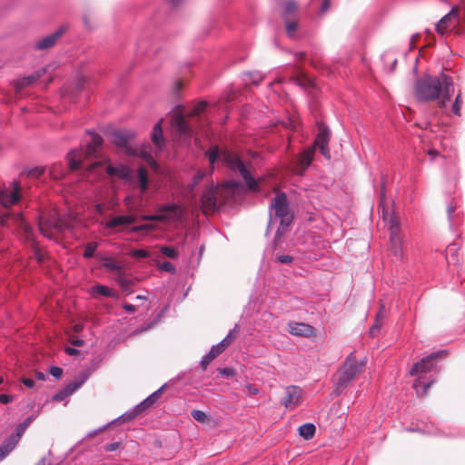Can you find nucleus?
<instances>
[{
  "mask_svg": "<svg viewBox=\"0 0 465 465\" xmlns=\"http://www.w3.org/2000/svg\"><path fill=\"white\" fill-rule=\"evenodd\" d=\"M385 316H386L385 306H384V304H381L380 310L376 314L375 322L370 329V333L371 336H374L376 334V332L379 331Z\"/></svg>",
  "mask_w": 465,
  "mask_h": 465,
  "instance_id": "nucleus-27",
  "label": "nucleus"
},
{
  "mask_svg": "<svg viewBox=\"0 0 465 465\" xmlns=\"http://www.w3.org/2000/svg\"><path fill=\"white\" fill-rule=\"evenodd\" d=\"M123 308L128 312H134L135 311V307L130 303H124Z\"/></svg>",
  "mask_w": 465,
  "mask_h": 465,
  "instance_id": "nucleus-59",
  "label": "nucleus"
},
{
  "mask_svg": "<svg viewBox=\"0 0 465 465\" xmlns=\"http://www.w3.org/2000/svg\"><path fill=\"white\" fill-rule=\"evenodd\" d=\"M22 382L24 383L25 386L30 389L35 386V381L33 379L24 378L22 380Z\"/></svg>",
  "mask_w": 465,
  "mask_h": 465,
  "instance_id": "nucleus-57",
  "label": "nucleus"
},
{
  "mask_svg": "<svg viewBox=\"0 0 465 465\" xmlns=\"http://www.w3.org/2000/svg\"><path fill=\"white\" fill-rule=\"evenodd\" d=\"M191 415H192V417H193L195 420H197V421H199V422H202V423H203V422H205V421H207V420H208V417H207V415L205 414V412H204V411H200V410H193V411L191 412Z\"/></svg>",
  "mask_w": 465,
  "mask_h": 465,
  "instance_id": "nucleus-42",
  "label": "nucleus"
},
{
  "mask_svg": "<svg viewBox=\"0 0 465 465\" xmlns=\"http://www.w3.org/2000/svg\"><path fill=\"white\" fill-rule=\"evenodd\" d=\"M50 374L54 378L58 379L63 374V370L60 367L53 366L50 368Z\"/></svg>",
  "mask_w": 465,
  "mask_h": 465,
  "instance_id": "nucleus-51",
  "label": "nucleus"
},
{
  "mask_svg": "<svg viewBox=\"0 0 465 465\" xmlns=\"http://www.w3.org/2000/svg\"><path fill=\"white\" fill-rule=\"evenodd\" d=\"M151 229H153V225H151V224H140V225L134 226L131 229V232H140L142 231H147V230H151Z\"/></svg>",
  "mask_w": 465,
  "mask_h": 465,
  "instance_id": "nucleus-49",
  "label": "nucleus"
},
{
  "mask_svg": "<svg viewBox=\"0 0 465 465\" xmlns=\"http://www.w3.org/2000/svg\"><path fill=\"white\" fill-rule=\"evenodd\" d=\"M218 371H219V373L223 376L232 377V376L235 375L234 370L230 367L222 368V369H219Z\"/></svg>",
  "mask_w": 465,
  "mask_h": 465,
  "instance_id": "nucleus-50",
  "label": "nucleus"
},
{
  "mask_svg": "<svg viewBox=\"0 0 465 465\" xmlns=\"http://www.w3.org/2000/svg\"><path fill=\"white\" fill-rule=\"evenodd\" d=\"M263 79V75L260 72H249L244 74V82L246 84H258Z\"/></svg>",
  "mask_w": 465,
  "mask_h": 465,
  "instance_id": "nucleus-35",
  "label": "nucleus"
},
{
  "mask_svg": "<svg viewBox=\"0 0 465 465\" xmlns=\"http://www.w3.org/2000/svg\"><path fill=\"white\" fill-rule=\"evenodd\" d=\"M65 351L68 355H75L78 352V351L76 349L70 348V347L66 348Z\"/></svg>",
  "mask_w": 465,
  "mask_h": 465,
  "instance_id": "nucleus-60",
  "label": "nucleus"
},
{
  "mask_svg": "<svg viewBox=\"0 0 465 465\" xmlns=\"http://www.w3.org/2000/svg\"><path fill=\"white\" fill-rule=\"evenodd\" d=\"M48 172L47 167H35L28 171V175L31 177L38 178Z\"/></svg>",
  "mask_w": 465,
  "mask_h": 465,
  "instance_id": "nucleus-43",
  "label": "nucleus"
},
{
  "mask_svg": "<svg viewBox=\"0 0 465 465\" xmlns=\"http://www.w3.org/2000/svg\"><path fill=\"white\" fill-rule=\"evenodd\" d=\"M142 411H143L141 407H139V404L136 405L134 409L126 411L123 415H121L119 418L115 420V421H121L125 422L127 420H130L134 418H135L137 415H139Z\"/></svg>",
  "mask_w": 465,
  "mask_h": 465,
  "instance_id": "nucleus-34",
  "label": "nucleus"
},
{
  "mask_svg": "<svg viewBox=\"0 0 465 465\" xmlns=\"http://www.w3.org/2000/svg\"><path fill=\"white\" fill-rule=\"evenodd\" d=\"M459 11L452 8L447 15H445L436 25V31L443 35L449 31L452 30L456 25Z\"/></svg>",
  "mask_w": 465,
  "mask_h": 465,
  "instance_id": "nucleus-14",
  "label": "nucleus"
},
{
  "mask_svg": "<svg viewBox=\"0 0 465 465\" xmlns=\"http://www.w3.org/2000/svg\"><path fill=\"white\" fill-rule=\"evenodd\" d=\"M97 245L98 244L96 242H88L84 247V257L86 259L92 258L94 254Z\"/></svg>",
  "mask_w": 465,
  "mask_h": 465,
  "instance_id": "nucleus-40",
  "label": "nucleus"
},
{
  "mask_svg": "<svg viewBox=\"0 0 465 465\" xmlns=\"http://www.w3.org/2000/svg\"><path fill=\"white\" fill-rule=\"evenodd\" d=\"M215 358L216 356H212L211 351H209V353L204 355L201 360L200 364L202 369L205 371L209 363Z\"/></svg>",
  "mask_w": 465,
  "mask_h": 465,
  "instance_id": "nucleus-45",
  "label": "nucleus"
},
{
  "mask_svg": "<svg viewBox=\"0 0 465 465\" xmlns=\"http://www.w3.org/2000/svg\"><path fill=\"white\" fill-rule=\"evenodd\" d=\"M94 210L98 214H103L104 211V206L103 203H96L94 205Z\"/></svg>",
  "mask_w": 465,
  "mask_h": 465,
  "instance_id": "nucleus-58",
  "label": "nucleus"
},
{
  "mask_svg": "<svg viewBox=\"0 0 465 465\" xmlns=\"http://www.w3.org/2000/svg\"><path fill=\"white\" fill-rule=\"evenodd\" d=\"M20 185L14 181L10 187L0 190V203L5 208L16 204L21 199Z\"/></svg>",
  "mask_w": 465,
  "mask_h": 465,
  "instance_id": "nucleus-13",
  "label": "nucleus"
},
{
  "mask_svg": "<svg viewBox=\"0 0 465 465\" xmlns=\"http://www.w3.org/2000/svg\"><path fill=\"white\" fill-rule=\"evenodd\" d=\"M116 282L124 291H129L131 289L132 281L124 276V272L116 276Z\"/></svg>",
  "mask_w": 465,
  "mask_h": 465,
  "instance_id": "nucleus-38",
  "label": "nucleus"
},
{
  "mask_svg": "<svg viewBox=\"0 0 465 465\" xmlns=\"http://www.w3.org/2000/svg\"><path fill=\"white\" fill-rule=\"evenodd\" d=\"M36 465H49L48 461L46 460V459L43 458L41 459L38 463Z\"/></svg>",
  "mask_w": 465,
  "mask_h": 465,
  "instance_id": "nucleus-63",
  "label": "nucleus"
},
{
  "mask_svg": "<svg viewBox=\"0 0 465 465\" xmlns=\"http://www.w3.org/2000/svg\"><path fill=\"white\" fill-rule=\"evenodd\" d=\"M136 183L141 189V193H144L148 186V174L145 168L139 167L136 173Z\"/></svg>",
  "mask_w": 465,
  "mask_h": 465,
  "instance_id": "nucleus-29",
  "label": "nucleus"
},
{
  "mask_svg": "<svg viewBox=\"0 0 465 465\" xmlns=\"http://www.w3.org/2000/svg\"><path fill=\"white\" fill-rule=\"evenodd\" d=\"M134 255L136 257L146 258L149 256V253L145 250L138 249L134 252Z\"/></svg>",
  "mask_w": 465,
  "mask_h": 465,
  "instance_id": "nucleus-54",
  "label": "nucleus"
},
{
  "mask_svg": "<svg viewBox=\"0 0 465 465\" xmlns=\"http://www.w3.org/2000/svg\"><path fill=\"white\" fill-rule=\"evenodd\" d=\"M182 211L177 203H166L159 206L158 213L144 215V221L174 222L181 217Z\"/></svg>",
  "mask_w": 465,
  "mask_h": 465,
  "instance_id": "nucleus-11",
  "label": "nucleus"
},
{
  "mask_svg": "<svg viewBox=\"0 0 465 465\" xmlns=\"http://www.w3.org/2000/svg\"><path fill=\"white\" fill-rule=\"evenodd\" d=\"M390 242L393 254L398 258L403 257V237L400 229V223L395 217L389 222Z\"/></svg>",
  "mask_w": 465,
  "mask_h": 465,
  "instance_id": "nucleus-12",
  "label": "nucleus"
},
{
  "mask_svg": "<svg viewBox=\"0 0 465 465\" xmlns=\"http://www.w3.org/2000/svg\"><path fill=\"white\" fill-rule=\"evenodd\" d=\"M120 446V442H112L104 446L106 451L112 452L117 450Z\"/></svg>",
  "mask_w": 465,
  "mask_h": 465,
  "instance_id": "nucleus-53",
  "label": "nucleus"
},
{
  "mask_svg": "<svg viewBox=\"0 0 465 465\" xmlns=\"http://www.w3.org/2000/svg\"><path fill=\"white\" fill-rule=\"evenodd\" d=\"M288 331L292 335L302 337H310L314 333L313 327L302 322L290 323L288 326Z\"/></svg>",
  "mask_w": 465,
  "mask_h": 465,
  "instance_id": "nucleus-21",
  "label": "nucleus"
},
{
  "mask_svg": "<svg viewBox=\"0 0 465 465\" xmlns=\"http://www.w3.org/2000/svg\"><path fill=\"white\" fill-rule=\"evenodd\" d=\"M20 440L17 435L11 434L5 441L0 445V460H4L16 446Z\"/></svg>",
  "mask_w": 465,
  "mask_h": 465,
  "instance_id": "nucleus-25",
  "label": "nucleus"
},
{
  "mask_svg": "<svg viewBox=\"0 0 465 465\" xmlns=\"http://www.w3.org/2000/svg\"><path fill=\"white\" fill-rule=\"evenodd\" d=\"M285 20V29L288 36L291 38H295L297 35V28L298 23L295 18L286 17Z\"/></svg>",
  "mask_w": 465,
  "mask_h": 465,
  "instance_id": "nucleus-32",
  "label": "nucleus"
},
{
  "mask_svg": "<svg viewBox=\"0 0 465 465\" xmlns=\"http://www.w3.org/2000/svg\"><path fill=\"white\" fill-rule=\"evenodd\" d=\"M65 29V26H61L53 34L37 41V43L35 44V47L39 50H44L52 47L56 43V41L61 37Z\"/></svg>",
  "mask_w": 465,
  "mask_h": 465,
  "instance_id": "nucleus-20",
  "label": "nucleus"
},
{
  "mask_svg": "<svg viewBox=\"0 0 465 465\" xmlns=\"http://www.w3.org/2000/svg\"><path fill=\"white\" fill-rule=\"evenodd\" d=\"M134 135L130 130H115L110 134L111 142L121 148H127Z\"/></svg>",
  "mask_w": 465,
  "mask_h": 465,
  "instance_id": "nucleus-16",
  "label": "nucleus"
},
{
  "mask_svg": "<svg viewBox=\"0 0 465 465\" xmlns=\"http://www.w3.org/2000/svg\"><path fill=\"white\" fill-rule=\"evenodd\" d=\"M103 266L107 271L116 272L117 275L123 272L122 264L112 258H104Z\"/></svg>",
  "mask_w": 465,
  "mask_h": 465,
  "instance_id": "nucleus-31",
  "label": "nucleus"
},
{
  "mask_svg": "<svg viewBox=\"0 0 465 465\" xmlns=\"http://www.w3.org/2000/svg\"><path fill=\"white\" fill-rule=\"evenodd\" d=\"M302 390L297 386H289L286 388V397L282 403L286 408H294L301 400Z\"/></svg>",
  "mask_w": 465,
  "mask_h": 465,
  "instance_id": "nucleus-19",
  "label": "nucleus"
},
{
  "mask_svg": "<svg viewBox=\"0 0 465 465\" xmlns=\"http://www.w3.org/2000/svg\"><path fill=\"white\" fill-rule=\"evenodd\" d=\"M273 219H279L280 226L276 232V238H280L292 223L293 213L290 209L286 194L284 193H276L275 197L272 199L270 205V220L269 227L271 226Z\"/></svg>",
  "mask_w": 465,
  "mask_h": 465,
  "instance_id": "nucleus-7",
  "label": "nucleus"
},
{
  "mask_svg": "<svg viewBox=\"0 0 465 465\" xmlns=\"http://www.w3.org/2000/svg\"><path fill=\"white\" fill-rule=\"evenodd\" d=\"M205 155L211 165L222 163L232 172H238L250 190L253 192L259 191L257 180L251 174L238 154L220 148L218 145H213L205 152Z\"/></svg>",
  "mask_w": 465,
  "mask_h": 465,
  "instance_id": "nucleus-2",
  "label": "nucleus"
},
{
  "mask_svg": "<svg viewBox=\"0 0 465 465\" xmlns=\"http://www.w3.org/2000/svg\"><path fill=\"white\" fill-rule=\"evenodd\" d=\"M162 123L163 120H160L157 124H155L151 135L153 143L160 150L165 146V140L163 138L162 130Z\"/></svg>",
  "mask_w": 465,
  "mask_h": 465,
  "instance_id": "nucleus-26",
  "label": "nucleus"
},
{
  "mask_svg": "<svg viewBox=\"0 0 465 465\" xmlns=\"http://www.w3.org/2000/svg\"><path fill=\"white\" fill-rule=\"evenodd\" d=\"M236 328L237 326H235L221 342L211 348L210 351L212 356L217 357L232 342L235 338Z\"/></svg>",
  "mask_w": 465,
  "mask_h": 465,
  "instance_id": "nucleus-22",
  "label": "nucleus"
},
{
  "mask_svg": "<svg viewBox=\"0 0 465 465\" xmlns=\"http://www.w3.org/2000/svg\"><path fill=\"white\" fill-rule=\"evenodd\" d=\"M38 226L42 234L50 239L53 238V230L58 232L64 230V225L59 221H45L42 217L39 219Z\"/></svg>",
  "mask_w": 465,
  "mask_h": 465,
  "instance_id": "nucleus-17",
  "label": "nucleus"
},
{
  "mask_svg": "<svg viewBox=\"0 0 465 465\" xmlns=\"http://www.w3.org/2000/svg\"><path fill=\"white\" fill-rule=\"evenodd\" d=\"M206 106L205 102L196 104L190 112L182 106H177L172 116V127L175 134V140L181 144H188L193 137V129L187 123L185 116H196L202 114Z\"/></svg>",
  "mask_w": 465,
  "mask_h": 465,
  "instance_id": "nucleus-4",
  "label": "nucleus"
},
{
  "mask_svg": "<svg viewBox=\"0 0 465 465\" xmlns=\"http://www.w3.org/2000/svg\"><path fill=\"white\" fill-rule=\"evenodd\" d=\"M37 79H38V75H29V76L25 77V78L22 79L21 85L22 86H26V85L32 84Z\"/></svg>",
  "mask_w": 465,
  "mask_h": 465,
  "instance_id": "nucleus-48",
  "label": "nucleus"
},
{
  "mask_svg": "<svg viewBox=\"0 0 465 465\" xmlns=\"http://www.w3.org/2000/svg\"><path fill=\"white\" fill-rule=\"evenodd\" d=\"M330 8V1L329 0H323L322 4L320 8V12L322 14H324L326 11H328Z\"/></svg>",
  "mask_w": 465,
  "mask_h": 465,
  "instance_id": "nucleus-56",
  "label": "nucleus"
},
{
  "mask_svg": "<svg viewBox=\"0 0 465 465\" xmlns=\"http://www.w3.org/2000/svg\"><path fill=\"white\" fill-rule=\"evenodd\" d=\"M173 5H178L182 2V0H169Z\"/></svg>",
  "mask_w": 465,
  "mask_h": 465,
  "instance_id": "nucleus-64",
  "label": "nucleus"
},
{
  "mask_svg": "<svg viewBox=\"0 0 465 465\" xmlns=\"http://www.w3.org/2000/svg\"><path fill=\"white\" fill-rule=\"evenodd\" d=\"M277 261L281 263H290L292 262V257L287 254L277 256Z\"/></svg>",
  "mask_w": 465,
  "mask_h": 465,
  "instance_id": "nucleus-52",
  "label": "nucleus"
},
{
  "mask_svg": "<svg viewBox=\"0 0 465 465\" xmlns=\"http://www.w3.org/2000/svg\"><path fill=\"white\" fill-rule=\"evenodd\" d=\"M447 211H448L449 218H450V219H451V215H452V213H454V211H455V207H454V206H452V205H450V206L448 207V210H447Z\"/></svg>",
  "mask_w": 465,
  "mask_h": 465,
  "instance_id": "nucleus-62",
  "label": "nucleus"
},
{
  "mask_svg": "<svg viewBox=\"0 0 465 465\" xmlns=\"http://www.w3.org/2000/svg\"><path fill=\"white\" fill-rule=\"evenodd\" d=\"M87 378L88 375L86 373H82L80 380L73 381L68 383L63 390L54 395L53 400L55 401H62L65 400L77 391L85 382Z\"/></svg>",
  "mask_w": 465,
  "mask_h": 465,
  "instance_id": "nucleus-15",
  "label": "nucleus"
},
{
  "mask_svg": "<svg viewBox=\"0 0 465 465\" xmlns=\"http://www.w3.org/2000/svg\"><path fill=\"white\" fill-rule=\"evenodd\" d=\"M65 173V168L59 163L48 167V173L54 180L61 179L62 177L64 176Z\"/></svg>",
  "mask_w": 465,
  "mask_h": 465,
  "instance_id": "nucleus-33",
  "label": "nucleus"
},
{
  "mask_svg": "<svg viewBox=\"0 0 465 465\" xmlns=\"http://www.w3.org/2000/svg\"><path fill=\"white\" fill-rule=\"evenodd\" d=\"M32 421V418H27L24 422L18 424V426L15 429V435H17V438L21 439L22 435L25 431L26 428L29 426V424Z\"/></svg>",
  "mask_w": 465,
  "mask_h": 465,
  "instance_id": "nucleus-41",
  "label": "nucleus"
},
{
  "mask_svg": "<svg viewBox=\"0 0 465 465\" xmlns=\"http://www.w3.org/2000/svg\"><path fill=\"white\" fill-rule=\"evenodd\" d=\"M88 133L91 134V142L87 144L85 150H72L67 155L69 167L73 171L79 169H86L87 171H91L100 165V163L97 161L92 163L89 165H86L84 162V156L85 158L94 157L98 149L103 144V138L101 135L92 132Z\"/></svg>",
  "mask_w": 465,
  "mask_h": 465,
  "instance_id": "nucleus-6",
  "label": "nucleus"
},
{
  "mask_svg": "<svg viewBox=\"0 0 465 465\" xmlns=\"http://www.w3.org/2000/svg\"><path fill=\"white\" fill-rule=\"evenodd\" d=\"M442 354L443 351L433 352L415 363L411 368V375L417 376L413 388L418 394L425 395L431 384L435 381L434 373H432L435 369L434 361Z\"/></svg>",
  "mask_w": 465,
  "mask_h": 465,
  "instance_id": "nucleus-3",
  "label": "nucleus"
},
{
  "mask_svg": "<svg viewBox=\"0 0 465 465\" xmlns=\"http://www.w3.org/2000/svg\"><path fill=\"white\" fill-rule=\"evenodd\" d=\"M414 92L422 102L439 99V107L444 109L454 93L453 80L443 73L438 76L427 74L416 80Z\"/></svg>",
  "mask_w": 465,
  "mask_h": 465,
  "instance_id": "nucleus-1",
  "label": "nucleus"
},
{
  "mask_svg": "<svg viewBox=\"0 0 465 465\" xmlns=\"http://www.w3.org/2000/svg\"><path fill=\"white\" fill-rule=\"evenodd\" d=\"M13 401V397L7 394H1L0 395V402L2 404H7Z\"/></svg>",
  "mask_w": 465,
  "mask_h": 465,
  "instance_id": "nucleus-55",
  "label": "nucleus"
},
{
  "mask_svg": "<svg viewBox=\"0 0 465 465\" xmlns=\"http://www.w3.org/2000/svg\"><path fill=\"white\" fill-rule=\"evenodd\" d=\"M461 104H462L461 94L459 93L455 98L453 104H452V112L454 114H456L458 116L460 115Z\"/></svg>",
  "mask_w": 465,
  "mask_h": 465,
  "instance_id": "nucleus-44",
  "label": "nucleus"
},
{
  "mask_svg": "<svg viewBox=\"0 0 465 465\" xmlns=\"http://www.w3.org/2000/svg\"><path fill=\"white\" fill-rule=\"evenodd\" d=\"M1 223L7 227H14L19 236L27 243L35 248V233L31 226L25 222L22 214L6 213L1 217ZM35 255L38 262L44 260L43 254L37 250H35Z\"/></svg>",
  "mask_w": 465,
  "mask_h": 465,
  "instance_id": "nucleus-9",
  "label": "nucleus"
},
{
  "mask_svg": "<svg viewBox=\"0 0 465 465\" xmlns=\"http://www.w3.org/2000/svg\"><path fill=\"white\" fill-rule=\"evenodd\" d=\"M298 430L304 440H311L315 434L316 428L312 423H305L300 426Z\"/></svg>",
  "mask_w": 465,
  "mask_h": 465,
  "instance_id": "nucleus-30",
  "label": "nucleus"
},
{
  "mask_svg": "<svg viewBox=\"0 0 465 465\" xmlns=\"http://www.w3.org/2000/svg\"><path fill=\"white\" fill-rule=\"evenodd\" d=\"M35 376H36V378L39 381H45V374L41 372V371L36 372Z\"/></svg>",
  "mask_w": 465,
  "mask_h": 465,
  "instance_id": "nucleus-61",
  "label": "nucleus"
},
{
  "mask_svg": "<svg viewBox=\"0 0 465 465\" xmlns=\"http://www.w3.org/2000/svg\"><path fill=\"white\" fill-rule=\"evenodd\" d=\"M165 387H166V385H163L160 389H158L153 393H152L150 396H148L144 401H143L141 403H139V407H141V409L143 411H144L145 409L153 405L155 403V401H157V399L163 393V391L164 390Z\"/></svg>",
  "mask_w": 465,
  "mask_h": 465,
  "instance_id": "nucleus-28",
  "label": "nucleus"
},
{
  "mask_svg": "<svg viewBox=\"0 0 465 465\" xmlns=\"http://www.w3.org/2000/svg\"><path fill=\"white\" fill-rule=\"evenodd\" d=\"M160 268L162 271L168 272H174L175 267L174 265L170 262H164L160 265Z\"/></svg>",
  "mask_w": 465,
  "mask_h": 465,
  "instance_id": "nucleus-47",
  "label": "nucleus"
},
{
  "mask_svg": "<svg viewBox=\"0 0 465 465\" xmlns=\"http://www.w3.org/2000/svg\"><path fill=\"white\" fill-rule=\"evenodd\" d=\"M244 389L246 390V393L249 396H253L259 393V389L255 385L251 383H247L244 386Z\"/></svg>",
  "mask_w": 465,
  "mask_h": 465,
  "instance_id": "nucleus-46",
  "label": "nucleus"
},
{
  "mask_svg": "<svg viewBox=\"0 0 465 465\" xmlns=\"http://www.w3.org/2000/svg\"><path fill=\"white\" fill-rule=\"evenodd\" d=\"M362 365L359 364L356 357L350 354L343 365L334 376V392L340 395L347 388L349 383L361 371Z\"/></svg>",
  "mask_w": 465,
  "mask_h": 465,
  "instance_id": "nucleus-10",
  "label": "nucleus"
},
{
  "mask_svg": "<svg viewBox=\"0 0 465 465\" xmlns=\"http://www.w3.org/2000/svg\"><path fill=\"white\" fill-rule=\"evenodd\" d=\"M458 247L455 243L449 244L446 249V260L449 264L455 263L458 262L457 253Z\"/></svg>",
  "mask_w": 465,
  "mask_h": 465,
  "instance_id": "nucleus-36",
  "label": "nucleus"
},
{
  "mask_svg": "<svg viewBox=\"0 0 465 465\" xmlns=\"http://www.w3.org/2000/svg\"><path fill=\"white\" fill-rule=\"evenodd\" d=\"M106 172L110 176L124 179L127 182L132 181L134 178L131 169L122 163L117 165H108L106 167Z\"/></svg>",
  "mask_w": 465,
  "mask_h": 465,
  "instance_id": "nucleus-18",
  "label": "nucleus"
},
{
  "mask_svg": "<svg viewBox=\"0 0 465 465\" xmlns=\"http://www.w3.org/2000/svg\"><path fill=\"white\" fill-rule=\"evenodd\" d=\"M330 131L323 124H319V132L314 140L313 145L303 151L296 161L295 173L302 175L311 164L315 148H319L321 153L327 159L331 158L329 141H330Z\"/></svg>",
  "mask_w": 465,
  "mask_h": 465,
  "instance_id": "nucleus-5",
  "label": "nucleus"
},
{
  "mask_svg": "<svg viewBox=\"0 0 465 465\" xmlns=\"http://www.w3.org/2000/svg\"><path fill=\"white\" fill-rule=\"evenodd\" d=\"M89 293L93 298H96L97 296L110 297L115 299L118 298V294L114 290L102 284H96L91 287Z\"/></svg>",
  "mask_w": 465,
  "mask_h": 465,
  "instance_id": "nucleus-24",
  "label": "nucleus"
},
{
  "mask_svg": "<svg viewBox=\"0 0 465 465\" xmlns=\"http://www.w3.org/2000/svg\"><path fill=\"white\" fill-rule=\"evenodd\" d=\"M297 10V4L293 0H288L283 5V17H291Z\"/></svg>",
  "mask_w": 465,
  "mask_h": 465,
  "instance_id": "nucleus-37",
  "label": "nucleus"
},
{
  "mask_svg": "<svg viewBox=\"0 0 465 465\" xmlns=\"http://www.w3.org/2000/svg\"><path fill=\"white\" fill-rule=\"evenodd\" d=\"M239 183L230 181L221 187L212 185L206 189L201 198V208L204 213H213L217 210L220 198L228 201L230 196L237 190Z\"/></svg>",
  "mask_w": 465,
  "mask_h": 465,
  "instance_id": "nucleus-8",
  "label": "nucleus"
},
{
  "mask_svg": "<svg viewBox=\"0 0 465 465\" xmlns=\"http://www.w3.org/2000/svg\"><path fill=\"white\" fill-rule=\"evenodd\" d=\"M160 252L163 255H165V256H167V257H169L171 259H176L178 257V255H179L178 251L175 248H173V247H170V246H166V245L162 246L160 248Z\"/></svg>",
  "mask_w": 465,
  "mask_h": 465,
  "instance_id": "nucleus-39",
  "label": "nucleus"
},
{
  "mask_svg": "<svg viewBox=\"0 0 465 465\" xmlns=\"http://www.w3.org/2000/svg\"><path fill=\"white\" fill-rule=\"evenodd\" d=\"M135 222V218L134 215H118L110 219L105 227L107 229H114L119 226H126L132 224Z\"/></svg>",
  "mask_w": 465,
  "mask_h": 465,
  "instance_id": "nucleus-23",
  "label": "nucleus"
}]
</instances>
